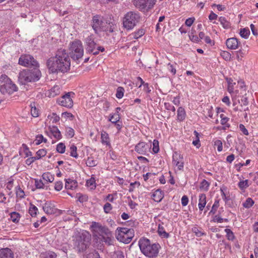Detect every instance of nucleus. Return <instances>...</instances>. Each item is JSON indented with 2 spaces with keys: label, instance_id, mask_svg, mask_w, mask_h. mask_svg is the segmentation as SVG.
Returning <instances> with one entry per match:
<instances>
[{
  "label": "nucleus",
  "instance_id": "f257e3e1",
  "mask_svg": "<svg viewBox=\"0 0 258 258\" xmlns=\"http://www.w3.org/2000/svg\"><path fill=\"white\" fill-rule=\"evenodd\" d=\"M46 64L49 73H64L70 69L71 59L66 50L60 48L56 51L55 56L47 60Z\"/></svg>",
  "mask_w": 258,
  "mask_h": 258
},
{
  "label": "nucleus",
  "instance_id": "f03ea898",
  "mask_svg": "<svg viewBox=\"0 0 258 258\" xmlns=\"http://www.w3.org/2000/svg\"><path fill=\"white\" fill-rule=\"evenodd\" d=\"M72 238L74 248L79 252L85 251L91 244V235L85 230L75 232Z\"/></svg>",
  "mask_w": 258,
  "mask_h": 258
},
{
  "label": "nucleus",
  "instance_id": "7ed1b4c3",
  "mask_svg": "<svg viewBox=\"0 0 258 258\" xmlns=\"http://www.w3.org/2000/svg\"><path fill=\"white\" fill-rule=\"evenodd\" d=\"M41 76V73L38 68L26 69L19 73L18 81L20 84L26 85L28 83L38 81Z\"/></svg>",
  "mask_w": 258,
  "mask_h": 258
},
{
  "label": "nucleus",
  "instance_id": "20e7f679",
  "mask_svg": "<svg viewBox=\"0 0 258 258\" xmlns=\"http://www.w3.org/2000/svg\"><path fill=\"white\" fill-rule=\"evenodd\" d=\"M139 245L141 252L145 256L150 258L157 256L160 248L158 243H151L148 239L145 238L140 239Z\"/></svg>",
  "mask_w": 258,
  "mask_h": 258
},
{
  "label": "nucleus",
  "instance_id": "39448f33",
  "mask_svg": "<svg viewBox=\"0 0 258 258\" xmlns=\"http://www.w3.org/2000/svg\"><path fill=\"white\" fill-rule=\"evenodd\" d=\"M140 16L138 13L130 12L127 13L123 19V27L127 30H132L139 22Z\"/></svg>",
  "mask_w": 258,
  "mask_h": 258
},
{
  "label": "nucleus",
  "instance_id": "423d86ee",
  "mask_svg": "<svg viewBox=\"0 0 258 258\" xmlns=\"http://www.w3.org/2000/svg\"><path fill=\"white\" fill-rule=\"evenodd\" d=\"M70 55L74 60H79L84 54V48L82 42L79 40H75L70 43Z\"/></svg>",
  "mask_w": 258,
  "mask_h": 258
},
{
  "label": "nucleus",
  "instance_id": "0eeeda50",
  "mask_svg": "<svg viewBox=\"0 0 258 258\" xmlns=\"http://www.w3.org/2000/svg\"><path fill=\"white\" fill-rule=\"evenodd\" d=\"M85 48L87 52L97 55L99 51L103 52L105 49L103 47L99 46L94 41V36L90 35L85 39Z\"/></svg>",
  "mask_w": 258,
  "mask_h": 258
},
{
  "label": "nucleus",
  "instance_id": "6e6552de",
  "mask_svg": "<svg viewBox=\"0 0 258 258\" xmlns=\"http://www.w3.org/2000/svg\"><path fill=\"white\" fill-rule=\"evenodd\" d=\"M107 24V21H104L103 17L99 15L94 16L91 22V26L96 34L105 30V25Z\"/></svg>",
  "mask_w": 258,
  "mask_h": 258
},
{
  "label": "nucleus",
  "instance_id": "1a4fd4ad",
  "mask_svg": "<svg viewBox=\"0 0 258 258\" xmlns=\"http://www.w3.org/2000/svg\"><path fill=\"white\" fill-rule=\"evenodd\" d=\"M19 64L26 67H39L38 61L32 56L29 54L22 55L19 59Z\"/></svg>",
  "mask_w": 258,
  "mask_h": 258
},
{
  "label": "nucleus",
  "instance_id": "9d476101",
  "mask_svg": "<svg viewBox=\"0 0 258 258\" xmlns=\"http://www.w3.org/2000/svg\"><path fill=\"white\" fill-rule=\"evenodd\" d=\"M156 0H134V5L141 11L148 10L152 8Z\"/></svg>",
  "mask_w": 258,
  "mask_h": 258
},
{
  "label": "nucleus",
  "instance_id": "9b49d317",
  "mask_svg": "<svg viewBox=\"0 0 258 258\" xmlns=\"http://www.w3.org/2000/svg\"><path fill=\"white\" fill-rule=\"evenodd\" d=\"M72 95H74V93L70 92L66 93L57 100V103L67 108H71L73 106V101L72 100Z\"/></svg>",
  "mask_w": 258,
  "mask_h": 258
},
{
  "label": "nucleus",
  "instance_id": "f8f14e48",
  "mask_svg": "<svg viewBox=\"0 0 258 258\" xmlns=\"http://www.w3.org/2000/svg\"><path fill=\"white\" fill-rule=\"evenodd\" d=\"M17 90V86L12 83L11 80L0 85V92L3 94H11Z\"/></svg>",
  "mask_w": 258,
  "mask_h": 258
},
{
  "label": "nucleus",
  "instance_id": "ddd939ff",
  "mask_svg": "<svg viewBox=\"0 0 258 258\" xmlns=\"http://www.w3.org/2000/svg\"><path fill=\"white\" fill-rule=\"evenodd\" d=\"M151 147V143L141 142L136 146L135 151L140 154L146 155Z\"/></svg>",
  "mask_w": 258,
  "mask_h": 258
},
{
  "label": "nucleus",
  "instance_id": "4468645a",
  "mask_svg": "<svg viewBox=\"0 0 258 258\" xmlns=\"http://www.w3.org/2000/svg\"><path fill=\"white\" fill-rule=\"evenodd\" d=\"M120 231L123 234L122 237L124 239H122V242L125 243H129L131 241L134 235V230L133 229L122 228L120 229Z\"/></svg>",
  "mask_w": 258,
  "mask_h": 258
},
{
  "label": "nucleus",
  "instance_id": "2eb2a0df",
  "mask_svg": "<svg viewBox=\"0 0 258 258\" xmlns=\"http://www.w3.org/2000/svg\"><path fill=\"white\" fill-rule=\"evenodd\" d=\"M173 163L174 165L178 167L179 170L183 167V160L182 156L179 153L175 152L172 156Z\"/></svg>",
  "mask_w": 258,
  "mask_h": 258
},
{
  "label": "nucleus",
  "instance_id": "dca6fc26",
  "mask_svg": "<svg viewBox=\"0 0 258 258\" xmlns=\"http://www.w3.org/2000/svg\"><path fill=\"white\" fill-rule=\"evenodd\" d=\"M42 208L46 214L50 215L56 214L58 210V209L55 208L54 204L50 202H46Z\"/></svg>",
  "mask_w": 258,
  "mask_h": 258
},
{
  "label": "nucleus",
  "instance_id": "f3484780",
  "mask_svg": "<svg viewBox=\"0 0 258 258\" xmlns=\"http://www.w3.org/2000/svg\"><path fill=\"white\" fill-rule=\"evenodd\" d=\"M240 42L235 37L230 38L226 40V45L228 48L230 49H236Z\"/></svg>",
  "mask_w": 258,
  "mask_h": 258
},
{
  "label": "nucleus",
  "instance_id": "a211bd4d",
  "mask_svg": "<svg viewBox=\"0 0 258 258\" xmlns=\"http://www.w3.org/2000/svg\"><path fill=\"white\" fill-rule=\"evenodd\" d=\"M92 226L98 229L101 233L102 236L106 235L110 236V234L112 233V232L109 230L108 228L105 226H102L97 223L93 222L92 223Z\"/></svg>",
  "mask_w": 258,
  "mask_h": 258
},
{
  "label": "nucleus",
  "instance_id": "6ab92c4d",
  "mask_svg": "<svg viewBox=\"0 0 258 258\" xmlns=\"http://www.w3.org/2000/svg\"><path fill=\"white\" fill-rule=\"evenodd\" d=\"M0 258H14V254L9 248L0 249Z\"/></svg>",
  "mask_w": 258,
  "mask_h": 258
},
{
  "label": "nucleus",
  "instance_id": "aec40b11",
  "mask_svg": "<svg viewBox=\"0 0 258 258\" xmlns=\"http://www.w3.org/2000/svg\"><path fill=\"white\" fill-rule=\"evenodd\" d=\"M164 197V194L160 189H157L152 195L153 200L156 202H160Z\"/></svg>",
  "mask_w": 258,
  "mask_h": 258
},
{
  "label": "nucleus",
  "instance_id": "412c9836",
  "mask_svg": "<svg viewBox=\"0 0 258 258\" xmlns=\"http://www.w3.org/2000/svg\"><path fill=\"white\" fill-rule=\"evenodd\" d=\"M78 186V183L76 181L71 179H66L65 183V188L69 189H74Z\"/></svg>",
  "mask_w": 258,
  "mask_h": 258
},
{
  "label": "nucleus",
  "instance_id": "4be33fe9",
  "mask_svg": "<svg viewBox=\"0 0 258 258\" xmlns=\"http://www.w3.org/2000/svg\"><path fill=\"white\" fill-rule=\"evenodd\" d=\"M207 203L206 196L204 194L199 196L198 206L200 211H203Z\"/></svg>",
  "mask_w": 258,
  "mask_h": 258
},
{
  "label": "nucleus",
  "instance_id": "5701e85b",
  "mask_svg": "<svg viewBox=\"0 0 258 258\" xmlns=\"http://www.w3.org/2000/svg\"><path fill=\"white\" fill-rule=\"evenodd\" d=\"M61 89L59 86H54L49 91V97H54L60 93Z\"/></svg>",
  "mask_w": 258,
  "mask_h": 258
},
{
  "label": "nucleus",
  "instance_id": "b1692460",
  "mask_svg": "<svg viewBox=\"0 0 258 258\" xmlns=\"http://www.w3.org/2000/svg\"><path fill=\"white\" fill-rule=\"evenodd\" d=\"M50 132L55 139L59 140L61 138L60 132L56 126H53L50 127Z\"/></svg>",
  "mask_w": 258,
  "mask_h": 258
},
{
  "label": "nucleus",
  "instance_id": "393cba45",
  "mask_svg": "<svg viewBox=\"0 0 258 258\" xmlns=\"http://www.w3.org/2000/svg\"><path fill=\"white\" fill-rule=\"evenodd\" d=\"M219 21L223 28L228 29L231 28V23L225 17H220L219 18Z\"/></svg>",
  "mask_w": 258,
  "mask_h": 258
},
{
  "label": "nucleus",
  "instance_id": "a878e982",
  "mask_svg": "<svg viewBox=\"0 0 258 258\" xmlns=\"http://www.w3.org/2000/svg\"><path fill=\"white\" fill-rule=\"evenodd\" d=\"M101 143L103 144L109 146L110 145L108 134L104 131H102L101 133Z\"/></svg>",
  "mask_w": 258,
  "mask_h": 258
},
{
  "label": "nucleus",
  "instance_id": "bb28decb",
  "mask_svg": "<svg viewBox=\"0 0 258 258\" xmlns=\"http://www.w3.org/2000/svg\"><path fill=\"white\" fill-rule=\"evenodd\" d=\"M185 111L183 108L180 107L177 110V118L179 121H183L185 117Z\"/></svg>",
  "mask_w": 258,
  "mask_h": 258
},
{
  "label": "nucleus",
  "instance_id": "cd10ccee",
  "mask_svg": "<svg viewBox=\"0 0 258 258\" xmlns=\"http://www.w3.org/2000/svg\"><path fill=\"white\" fill-rule=\"evenodd\" d=\"M158 233L159 235L162 238H167L169 236V233L165 231L164 228L161 224H159L158 225Z\"/></svg>",
  "mask_w": 258,
  "mask_h": 258
},
{
  "label": "nucleus",
  "instance_id": "c85d7f7f",
  "mask_svg": "<svg viewBox=\"0 0 258 258\" xmlns=\"http://www.w3.org/2000/svg\"><path fill=\"white\" fill-rule=\"evenodd\" d=\"M101 240L103 242H104L106 244L108 245H111L113 244V236H112V234L111 233L110 236L106 235L102 236Z\"/></svg>",
  "mask_w": 258,
  "mask_h": 258
},
{
  "label": "nucleus",
  "instance_id": "c756f323",
  "mask_svg": "<svg viewBox=\"0 0 258 258\" xmlns=\"http://www.w3.org/2000/svg\"><path fill=\"white\" fill-rule=\"evenodd\" d=\"M145 34V31L143 29H139L137 31L133 33L130 35L131 38L137 39L142 37Z\"/></svg>",
  "mask_w": 258,
  "mask_h": 258
},
{
  "label": "nucleus",
  "instance_id": "7c9ffc66",
  "mask_svg": "<svg viewBox=\"0 0 258 258\" xmlns=\"http://www.w3.org/2000/svg\"><path fill=\"white\" fill-rule=\"evenodd\" d=\"M43 179L47 182H52L54 180V176L50 172L44 173L42 175Z\"/></svg>",
  "mask_w": 258,
  "mask_h": 258
},
{
  "label": "nucleus",
  "instance_id": "2f4dec72",
  "mask_svg": "<svg viewBox=\"0 0 258 258\" xmlns=\"http://www.w3.org/2000/svg\"><path fill=\"white\" fill-rule=\"evenodd\" d=\"M115 28L114 25L112 22H107V24L105 25V30H103L102 31L109 32L112 33L114 31Z\"/></svg>",
  "mask_w": 258,
  "mask_h": 258
},
{
  "label": "nucleus",
  "instance_id": "473e14b6",
  "mask_svg": "<svg viewBox=\"0 0 258 258\" xmlns=\"http://www.w3.org/2000/svg\"><path fill=\"white\" fill-rule=\"evenodd\" d=\"M97 160L92 157H88L86 162L87 166L89 167H94L97 165Z\"/></svg>",
  "mask_w": 258,
  "mask_h": 258
},
{
  "label": "nucleus",
  "instance_id": "72a5a7b5",
  "mask_svg": "<svg viewBox=\"0 0 258 258\" xmlns=\"http://www.w3.org/2000/svg\"><path fill=\"white\" fill-rule=\"evenodd\" d=\"M239 34L241 37L247 39L250 34V31L248 28H242L240 29Z\"/></svg>",
  "mask_w": 258,
  "mask_h": 258
},
{
  "label": "nucleus",
  "instance_id": "f704fd0d",
  "mask_svg": "<svg viewBox=\"0 0 258 258\" xmlns=\"http://www.w3.org/2000/svg\"><path fill=\"white\" fill-rule=\"evenodd\" d=\"M228 86V91L230 93H232L234 91V85L235 83H233V80L231 78H226Z\"/></svg>",
  "mask_w": 258,
  "mask_h": 258
},
{
  "label": "nucleus",
  "instance_id": "c9c22d12",
  "mask_svg": "<svg viewBox=\"0 0 258 258\" xmlns=\"http://www.w3.org/2000/svg\"><path fill=\"white\" fill-rule=\"evenodd\" d=\"M120 119L119 114L118 112L114 114H110L109 118V121L111 122L112 123H116L117 121H119Z\"/></svg>",
  "mask_w": 258,
  "mask_h": 258
},
{
  "label": "nucleus",
  "instance_id": "e433bc0d",
  "mask_svg": "<svg viewBox=\"0 0 258 258\" xmlns=\"http://www.w3.org/2000/svg\"><path fill=\"white\" fill-rule=\"evenodd\" d=\"M31 113L32 116L34 117H38L39 116V110L36 107L35 103L31 104Z\"/></svg>",
  "mask_w": 258,
  "mask_h": 258
},
{
  "label": "nucleus",
  "instance_id": "4c0bfd02",
  "mask_svg": "<svg viewBox=\"0 0 258 258\" xmlns=\"http://www.w3.org/2000/svg\"><path fill=\"white\" fill-rule=\"evenodd\" d=\"M254 203V201L250 198H248L246 199V201L242 205L244 208L248 209L251 207Z\"/></svg>",
  "mask_w": 258,
  "mask_h": 258
},
{
  "label": "nucleus",
  "instance_id": "58836bf2",
  "mask_svg": "<svg viewBox=\"0 0 258 258\" xmlns=\"http://www.w3.org/2000/svg\"><path fill=\"white\" fill-rule=\"evenodd\" d=\"M238 185L240 189L244 190L249 186L248 184V180L246 179L245 180L240 181Z\"/></svg>",
  "mask_w": 258,
  "mask_h": 258
},
{
  "label": "nucleus",
  "instance_id": "ea45409f",
  "mask_svg": "<svg viewBox=\"0 0 258 258\" xmlns=\"http://www.w3.org/2000/svg\"><path fill=\"white\" fill-rule=\"evenodd\" d=\"M37 208L35 206L31 204L29 210V213L30 214V215L32 217H35L37 215Z\"/></svg>",
  "mask_w": 258,
  "mask_h": 258
},
{
  "label": "nucleus",
  "instance_id": "a19ab883",
  "mask_svg": "<svg viewBox=\"0 0 258 258\" xmlns=\"http://www.w3.org/2000/svg\"><path fill=\"white\" fill-rule=\"evenodd\" d=\"M20 214L17 212H12L11 214V219L14 223H17L20 220Z\"/></svg>",
  "mask_w": 258,
  "mask_h": 258
},
{
  "label": "nucleus",
  "instance_id": "79ce46f5",
  "mask_svg": "<svg viewBox=\"0 0 258 258\" xmlns=\"http://www.w3.org/2000/svg\"><path fill=\"white\" fill-rule=\"evenodd\" d=\"M124 89L122 87H118L116 90V97L118 99H121L124 95Z\"/></svg>",
  "mask_w": 258,
  "mask_h": 258
},
{
  "label": "nucleus",
  "instance_id": "37998d69",
  "mask_svg": "<svg viewBox=\"0 0 258 258\" xmlns=\"http://www.w3.org/2000/svg\"><path fill=\"white\" fill-rule=\"evenodd\" d=\"M77 147L74 145H72L70 147V155L75 158H77L78 155L77 152Z\"/></svg>",
  "mask_w": 258,
  "mask_h": 258
},
{
  "label": "nucleus",
  "instance_id": "c03bdc74",
  "mask_svg": "<svg viewBox=\"0 0 258 258\" xmlns=\"http://www.w3.org/2000/svg\"><path fill=\"white\" fill-rule=\"evenodd\" d=\"M56 150L59 153H64L66 151V146L63 143H60L57 145Z\"/></svg>",
  "mask_w": 258,
  "mask_h": 258
},
{
  "label": "nucleus",
  "instance_id": "a18cd8bd",
  "mask_svg": "<svg viewBox=\"0 0 258 258\" xmlns=\"http://www.w3.org/2000/svg\"><path fill=\"white\" fill-rule=\"evenodd\" d=\"M225 232L226 233V236L227 239L229 240H233L235 238V236L233 232L229 229H225Z\"/></svg>",
  "mask_w": 258,
  "mask_h": 258
},
{
  "label": "nucleus",
  "instance_id": "49530a36",
  "mask_svg": "<svg viewBox=\"0 0 258 258\" xmlns=\"http://www.w3.org/2000/svg\"><path fill=\"white\" fill-rule=\"evenodd\" d=\"M209 183L205 179H203L201 183L200 186V189L207 191L209 187Z\"/></svg>",
  "mask_w": 258,
  "mask_h": 258
},
{
  "label": "nucleus",
  "instance_id": "de8ad7c7",
  "mask_svg": "<svg viewBox=\"0 0 258 258\" xmlns=\"http://www.w3.org/2000/svg\"><path fill=\"white\" fill-rule=\"evenodd\" d=\"M176 63L175 64H171L170 63H169L167 65V69L168 70L171 72V73L172 74V75H175L176 72Z\"/></svg>",
  "mask_w": 258,
  "mask_h": 258
},
{
  "label": "nucleus",
  "instance_id": "09e8293b",
  "mask_svg": "<svg viewBox=\"0 0 258 258\" xmlns=\"http://www.w3.org/2000/svg\"><path fill=\"white\" fill-rule=\"evenodd\" d=\"M219 206V201L216 200L212 207V209L210 212V214L212 213L213 214H215L217 211L218 208Z\"/></svg>",
  "mask_w": 258,
  "mask_h": 258
},
{
  "label": "nucleus",
  "instance_id": "8fccbe9b",
  "mask_svg": "<svg viewBox=\"0 0 258 258\" xmlns=\"http://www.w3.org/2000/svg\"><path fill=\"white\" fill-rule=\"evenodd\" d=\"M220 55L226 61L230 60L231 54L227 51H222L220 53Z\"/></svg>",
  "mask_w": 258,
  "mask_h": 258
},
{
  "label": "nucleus",
  "instance_id": "3c124183",
  "mask_svg": "<svg viewBox=\"0 0 258 258\" xmlns=\"http://www.w3.org/2000/svg\"><path fill=\"white\" fill-rule=\"evenodd\" d=\"M220 117L221 118V123L222 125H225L226 127H229L230 125L229 124H227V122L229 120V118L224 116L223 114H221L220 115Z\"/></svg>",
  "mask_w": 258,
  "mask_h": 258
},
{
  "label": "nucleus",
  "instance_id": "603ef678",
  "mask_svg": "<svg viewBox=\"0 0 258 258\" xmlns=\"http://www.w3.org/2000/svg\"><path fill=\"white\" fill-rule=\"evenodd\" d=\"M194 134L196 136L197 139L193 141L192 144L195 146H198L197 147L199 148L200 146V139L199 137V134L196 131H194Z\"/></svg>",
  "mask_w": 258,
  "mask_h": 258
},
{
  "label": "nucleus",
  "instance_id": "864d4df0",
  "mask_svg": "<svg viewBox=\"0 0 258 258\" xmlns=\"http://www.w3.org/2000/svg\"><path fill=\"white\" fill-rule=\"evenodd\" d=\"M112 256L113 258H124L123 253L121 250H117L114 251Z\"/></svg>",
  "mask_w": 258,
  "mask_h": 258
},
{
  "label": "nucleus",
  "instance_id": "5fc2aeb1",
  "mask_svg": "<svg viewBox=\"0 0 258 258\" xmlns=\"http://www.w3.org/2000/svg\"><path fill=\"white\" fill-rule=\"evenodd\" d=\"M239 103H241V105H247L248 104L247 97L246 96V94L244 95H243L241 97V100L239 101Z\"/></svg>",
  "mask_w": 258,
  "mask_h": 258
},
{
  "label": "nucleus",
  "instance_id": "6e6d98bb",
  "mask_svg": "<svg viewBox=\"0 0 258 258\" xmlns=\"http://www.w3.org/2000/svg\"><path fill=\"white\" fill-rule=\"evenodd\" d=\"M214 145L217 146V150L219 152H221L223 149L222 142L221 140H217L214 143Z\"/></svg>",
  "mask_w": 258,
  "mask_h": 258
},
{
  "label": "nucleus",
  "instance_id": "4d7b16f0",
  "mask_svg": "<svg viewBox=\"0 0 258 258\" xmlns=\"http://www.w3.org/2000/svg\"><path fill=\"white\" fill-rule=\"evenodd\" d=\"M16 195L20 198H23L25 196V193L23 189L20 186H18L16 190Z\"/></svg>",
  "mask_w": 258,
  "mask_h": 258
},
{
  "label": "nucleus",
  "instance_id": "13d9d810",
  "mask_svg": "<svg viewBox=\"0 0 258 258\" xmlns=\"http://www.w3.org/2000/svg\"><path fill=\"white\" fill-rule=\"evenodd\" d=\"M56 257L57 255L54 252L49 251L45 254L43 258H56Z\"/></svg>",
  "mask_w": 258,
  "mask_h": 258
},
{
  "label": "nucleus",
  "instance_id": "bf43d9fd",
  "mask_svg": "<svg viewBox=\"0 0 258 258\" xmlns=\"http://www.w3.org/2000/svg\"><path fill=\"white\" fill-rule=\"evenodd\" d=\"M67 135L70 138L74 137L75 135L74 130L71 127H67L66 128Z\"/></svg>",
  "mask_w": 258,
  "mask_h": 258
},
{
  "label": "nucleus",
  "instance_id": "052dcab7",
  "mask_svg": "<svg viewBox=\"0 0 258 258\" xmlns=\"http://www.w3.org/2000/svg\"><path fill=\"white\" fill-rule=\"evenodd\" d=\"M46 150L44 149L39 150L37 152L36 154L40 159L41 157L45 156L46 154Z\"/></svg>",
  "mask_w": 258,
  "mask_h": 258
},
{
  "label": "nucleus",
  "instance_id": "680f3d73",
  "mask_svg": "<svg viewBox=\"0 0 258 258\" xmlns=\"http://www.w3.org/2000/svg\"><path fill=\"white\" fill-rule=\"evenodd\" d=\"M153 151L155 153H157L159 152V145H158V141L157 140H154V142L153 143Z\"/></svg>",
  "mask_w": 258,
  "mask_h": 258
},
{
  "label": "nucleus",
  "instance_id": "e2e57ef3",
  "mask_svg": "<svg viewBox=\"0 0 258 258\" xmlns=\"http://www.w3.org/2000/svg\"><path fill=\"white\" fill-rule=\"evenodd\" d=\"M11 80L7 75H2L0 77V83L1 85L7 83V82H9Z\"/></svg>",
  "mask_w": 258,
  "mask_h": 258
},
{
  "label": "nucleus",
  "instance_id": "0e129e2a",
  "mask_svg": "<svg viewBox=\"0 0 258 258\" xmlns=\"http://www.w3.org/2000/svg\"><path fill=\"white\" fill-rule=\"evenodd\" d=\"M35 185L37 188H43L44 183L41 180L35 179Z\"/></svg>",
  "mask_w": 258,
  "mask_h": 258
},
{
  "label": "nucleus",
  "instance_id": "69168bd1",
  "mask_svg": "<svg viewBox=\"0 0 258 258\" xmlns=\"http://www.w3.org/2000/svg\"><path fill=\"white\" fill-rule=\"evenodd\" d=\"M63 187V183L61 181H57L55 183L54 188L57 191L61 190Z\"/></svg>",
  "mask_w": 258,
  "mask_h": 258
},
{
  "label": "nucleus",
  "instance_id": "338daca9",
  "mask_svg": "<svg viewBox=\"0 0 258 258\" xmlns=\"http://www.w3.org/2000/svg\"><path fill=\"white\" fill-rule=\"evenodd\" d=\"M104 211L106 213H108L112 209V206L109 203H106L103 207Z\"/></svg>",
  "mask_w": 258,
  "mask_h": 258
},
{
  "label": "nucleus",
  "instance_id": "774afa93",
  "mask_svg": "<svg viewBox=\"0 0 258 258\" xmlns=\"http://www.w3.org/2000/svg\"><path fill=\"white\" fill-rule=\"evenodd\" d=\"M43 140V136L42 135H38L36 137L35 144L38 145L40 144Z\"/></svg>",
  "mask_w": 258,
  "mask_h": 258
}]
</instances>
